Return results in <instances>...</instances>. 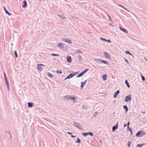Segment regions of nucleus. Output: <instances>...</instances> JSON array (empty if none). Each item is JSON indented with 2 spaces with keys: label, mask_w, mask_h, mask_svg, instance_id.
Instances as JSON below:
<instances>
[{
  "label": "nucleus",
  "mask_w": 147,
  "mask_h": 147,
  "mask_svg": "<svg viewBox=\"0 0 147 147\" xmlns=\"http://www.w3.org/2000/svg\"><path fill=\"white\" fill-rule=\"evenodd\" d=\"M146 132L143 130H142L138 131L136 134L137 137H142L146 134Z\"/></svg>",
  "instance_id": "1"
},
{
  "label": "nucleus",
  "mask_w": 147,
  "mask_h": 147,
  "mask_svg": "<svg viewBox=\"0 0 147 147\" xmlns=\"http://www.w3.org/2000/svg\"><path fill=\"white\" fill-rule=\"evenodd\" d=\"M78 74V73L77 72H75V73H73L70 74L67 76V77H66L65 78V79H69V78H71L72 77H73L74 76L77 74Z\"/></svg>",
  "instance_id": "2"
},
{
  "label": "nucleus",
  "mask_w": 147,
  "mask_h": 147,
  "mask_svg": "<svg viewBox=\"0 0 147 147\" xmlns=\"http://www.w3.org/2000/svg\"><path fill=\"white\" fill-rule=\"evenodd\" d=\"M131 95H129L126 96L125 98V102H130L131 100Z\"/></svg>",
  "instance_id": "3"
},
{
  "label": "nucleus",
  "mask_w": 147,
  "mask_h": 147,
  "mask_svg": "<svg viewBox=\"0 0 147 147\" xmlns=\"http://www.w3.org/2000/svg\"><path fill=\"white\" fill-rule=\"evenodd\" d=\"M44 66V65L43 64H38L37 65V67L39 70L41 71Z\"/></svg>",
  "instance_id": "4"
},
{
  "label": "nucleus",
  "mask_w": 147,
  "mask_h": 147,
  "mask_svg": "<svg viewBox=\"0 0 147 147\" xmlns=\"http://www.w3.org/2000/svg\"><path fill=\"white\" fill-rule=\"evenodd\" d=\"M82 134L84 136H87L88 135H90L91 136H93V134L91 132H88L87 133H82Z\"/></svg>",
  "instance_id": "5"
},
{
  "label": "nucleus",
  "mask_w": 147,
  "mask_h": 147,
  "mask_svg": "<svg viewBox=\"0 0 147 147\" xmlns=\"http://www.w3.org/2000/svg\"><path fill=\"white\" fill-rule=\"evenodd\" d=\"M88 70V69H87V70H86L84 71H83L82 72H81L80 74H79L77 76V77H80L81 76H83V75H84L85 73V72L87 71Z\"/></svg>",
  "instance_id": "6"
},
{
  "label": "nucleus",
  "mask_w": 147,
  "mask_h": 147,
  "mask_svg": "<svg viewBox=\"0 0 147 147\" xmlns=\"http://www.w3.org/2000/svg\"><path fill=\"white\" fill-rule=\"evenodd\" d=\"M67 61L69 63H71L72 61L71 57L70 56L67 55Z\"/></svg>",
  "instance_id": "7"
},
{
  "label": "nucleus",
  "mask_w": 147,
  "mask_h": 147,
  "mask_svg": "<svg viewBox=\"0 0 147 147\" xmlns=\"http://www.w3.org/2000/svg\"><path fill=\"white\" fill-rule=\"evenodd\" d=\"M104 54L105 56L108 58L110 59L111 58L110 55L109 53L106 52H104Z\"/></svg>",
  "instance_id": "8"
},
{
  "label": "nucleus",
  "mask_w": 147,
  "mask_h": 147,
  "mask_svg": "<svg viewBox=\"0 0 147 147\" xmlns=\"http://www.w3.org/2000/svg\"><path fill=\"white\" fill-rule=\"evenodd\" d=\"M57 46L58 47H59L60 49H62L63 48V44L61 43H59L58 44Z\"/></svg>",
  "instance_id": "9"
},
{
  "label": "nucleus",
  "mask_w": 147,
  "mask_h": 147,
  "mask_svg": "<svg viewBox=\"0 0 147 147\" xmlns=\"http://www.w3.org/2000/svg\"><path fill=\"white\" fill-rule=\"evenodd\" d=\"M86 80L84 82H81V89H82L83 88L84 86L85 85V84H86Z\"/></svg>",
  "instance_id": "10"
},
{
  "label": "nucleus",
  "mask_w": 147,
  "mask_h": 147,
  "mask_svg": "<svg viewBox=\"0 0 147 147\" xmlns=\"http://www.w3.org/2000/svg\"><path fill=\"white\" fill-rule=\"evenodd\" d=\"M119 90H118L115 93L114 96V98H115L117 97V96L119 94Z\"/></svg>",
  "instance_id": "11"
},
{
  "label": "nucleus",
  "mask_w": 147,
  "mask_h": 147,
  "mask_svg": "<svg viewBox=\"0 0 147 147\" xmlns=\"http://www.w3.org/2000/svg\"><path fill=\"white\" fill-rule=\"evenodd\" d=\"M28 107L30 108H31L34 105L32 103L29 102L28 103Z\"/></svg>",
  "instance_id": "12"
},
{
  "label": "nucleus",
  "mask_w": 147,
  "mask_h": 147,
  "mask_svg": "<svg viewBox=\"0 0 147 147\" xmlns=\"http://www.w3.org/2000/svg\"><path fill=\"white\" fill-rule=\"evenodd\" d=\"M119 28L122 31H123V32H125V33H128V32L127 31V30L126 29L123 28H122L121 27H119Z\"/></svg>",
  "instance_id": "13"
},
{
  "label": "nucleus",
  "mask_w": 147,
  "mask_h": 147,
  "mask_svg": "<svg viewBox=\"0 0 147 147\" xmlns=\"http://www.w3.org/2000/svg\"><path fill=\"white\" fill-rule=\"evenodd\" d=\"M24 5L22 6L23 8H25L27 6V2L26 1H24L23 2Z\"/></svg>",
  "instance_id": "14"
},
{
  "label": "nucleus",
  "mask_w": 147,
  "mask_h": 147,
  "mask_svg": "<svg viewBox=\"0 0 147 147\" xmlns=\"http://www.w3.org/2000/svg\"><path fill=\"white\" fill-rule=\"evenodd\" d=\"M118 123L117 124L116 126H114L113 127V132L117 128Z\"/></svg>",
  "instance_id": "15"
},
{
  "label": "nucleus",
  "mask_w": 147,
  "mask_h": 147,
  "mask_svg": "<svg viewBox=\"0 0 147 147\" xmlns=\"http://www.w3.org/2000/svg\"><path fill=\"white\" fill-rule=\"evenodd\" d=\"M4 10H5V13L6 14H8V15H9V16H11V14L10 13H9L7 10L6 9V8L5 7H4Z\"/></svg>",
  "instance_id": "16"
},
{
  "label": "nucleus",
  "mask_w": 147,
  "mask_h": 147,
  "mask_svg": "<svg viewBox=\"0 0 147 147\" xmlns=\"http://www.w3.org/2000/svg\"><path fill=\"white\" fill-rule=\"evenodd\" d=\"M107 78V75L106 74H104L103 76V80H106Z\"/></svg>",
  "instance_id": "17"
},
{
  "label": "nucleus",
  "mask_w": 147,
  "mask_h": 147,
  "mask_svg": "<svg viewBox=\"0 0 147 147\" xmlns=\"http://www.w3.org/2000/svg\"><path fill=\"white\" fill-rule=\"evenodd\" d=\"M125 84H126V85H127L128 87L129 88L130 87V86L129 85V83H128V81H127V80H126L125 81Z\"/></svg>",
  "instance_id": "18"
},
{
  "label": "nucleus",
  "mask_w": 147,
  "mask_h": 147,
  "mask_svg": "<svg viewBox=\"0 0 147 147\" xmlns=\"http://www.w3.org/2000/svg\"><path fill=\"white\" fill-rule=\"evenodd\" d=\"M64 98L65 99L67 100L69 99H70L71 97L69 96H66L64 97Z\"/></svg>",
  "instance_id": "19"
},
{
  "label": "nucleus",
  "mask_w": 147,
  "mask_h": 147,
  "mask_svg": "<svg viewBox=\"0 0 147 147\" xmlns=\"http://www.w3.org/2000/svg\"><path fill=\"white\" fill-rule=\"evenodd\" d=\"M123 108L124 109H125V111L126 112H127L128 111V108L127 107V106L126 105H124L123 106Z\"/></svg>",
  "instance_id": "20"
},
{
  "label": "nucleus",
  "mask_w": 147,
  "mask_h": 147,
  "mask_svg": "<svg viewBox=\"0 0 147 147\" xmlns=\"http://www.w3.org/2000/svg\"><path fill=\"white\" fill-rule=\"evenodd\" d=\"M67 42L70 44H71L72 43V41L69 39V38H68V41Z\"/></svg>",
  "instance_id": "21"
},
{
  "label": "nucleus",
  "mask_w": 147,
  "mask_h": 147,
  "mask_svg": "<svg viewBox=\"0 0 147 147\" xmlns=\"http://www.w3.org/2000/svg\"><path fill=\"white\" fill-rule=\"evenodd\" d=\"M49 76V77H50V78H52V74H50V73H47V75Z\"/></svg>",
  "instance_id": "22"
},
{
  "label": "nucleus",
  "mask_w": 147,
  "mask_h": 147,
  "mask_svg": "<svg viewBox=\"0 0 147 147\" xmlns=\"http://www.w3.org/2000/svg\"><path fill=\"white\" fill-rule=\"evenodd\" d=\"M5 80V82H6V83L7 85V86H8V85H9V82H8L7 79Z\"/></svg>",
  "instance_id": "23"
},
{
  "label": "nucleus",
  "mask_w": 147,
  "mask_h": 147,
  "mask_svg": "<svg viewBox=\"0 0 147 147\" xmlns=\"http://www.w3.org/2000/svg\"><path fill=\"white\" fill-rule=\"evenodd\" d=\"M102 63H104L105 64H107V61H104V60H102L101 61Z\"/></svg>",
  "instance_id": "24"
},
{
  "label": "nucleus",
  "mask_w": 147,
  "mask_h": 147,
  "mask_svg": "<svg viewBox=\"0 0 147 147\" xmlns=\"http://www.w3.org/2000/svg\"><path fill=\"white\" fill-rule=\"evenodd\" d=\"M3 74H4L5 80L7 79V78L6 75L5 73V72H4L3 73Z\"/></svg>",
  "instance_id": "25"
},
{
  "label": "nucleus",
  "mask_w": 147,
  "mask_h": 147,
  "mask_svg": "<svg viewBox=\"0 0 147 147\" xmlns=\"http://www.w3.org/2000/svg\"><path fill=\"white\" fill-rule=\"evenodd\" d=\"M77 140L76 141V142H78V143H80L81 142V141L80 140V139L79 138H77Z\"/></svg>",
  "instance_id": "26"
},
{
  "label": "nucleus",
  "mask_w": 147,
  "mask_h": 147,
  "mask_svg": "<svg viewBox=\"0 0 147 147\" xmlns=\"http://www.w3.org/2000/svg\"><path fill=\"white\" fill-rule=\"evenodd\" d=\"M57 72L58 74H61L62 73V72L60 70H57Z\"/></svg>",
  "instance_id": "27"
},
{
  "label": "nucleus",
  "mask_w": 147,
  "mask_h": 147,
  "mask_svg": "<svg viewBox=\"0 0 147 147\" xmlns=\"http://www.w3.org/2000/svg\"><path fill=\"white\" fill-rule=\"evenodd\" d=\"M125 53H126V54H129V55H130L131 56V53H130L128 51H126L125 52Z\"/></svg>",
  "instance_id": "28"
},
{
  "label": "nucleus",
  "mask_w": 147,
  "mask_h": 147,
  "mask_svg": "<svg viewBox=\"0 0 147 147\" xmlns=\"http://www.w3.org/2000/svg\"><path fill=\"white\" fill-rule=\"evenodd\" d=\"M140 75L142 77V80L144 81L145 80V78L143 76L142 74H140Z\"/></svg>",
  "instance_id": "29"
},
{
  "label": "nucleus",
  "mask_w": 147,
  "mask_h": 147,
  "mask_svg": "<svg viewBox=\"0 0 147 147\" xmlns=\"http://www.w3.org/2000/svg\"><path fill=\"white\" fill-rule=\"evenodd\" d=\"M14 53H15V55L16 57L17 58L18 57V54H17L16 51H14Z\"/></svg>",
  "instance_id": "30"
},
{
  "label": "nucleus",
  "mask_w": 147,
  "mask_h": 147,
  "mask_svg": "<svg viewBox=\"0 0 147 147\" xmlns=\"http://www.w3.org/2000/svg\"><path fill=\"white\" fill-rule=\"evenodd\" d=\"M76 51L77 52V53H82V51H81L80 50H76Z\"/></svg>",
  "instance_id": "31"
},
{
  "label": "nucleus",
  "mask_w": 147,
  "mask_h": 147,
  "mask_svg": "<svg viewBox=\"0 0 147 147\" xmlns=\"http://www.w3.org/2000/svg\"><path fill=\"white\" fill-rule=\"evenodd\" d=\"M131 144V142L130 141H129V142H128V143H127V145H128V147H129L130 146V144Z\"/></svg>",
  "instance_id": "32"
},
{
  "label": "nucleus",
  "mask_w": 147,
  "mask_h": 147,
  "mask_svg": "<svg viewBox=\"0 0 147 147\" xmlns=\"http://www.w3.org/2000/svg\"><path fill=\"white\" fill-rule=\"evenodd\" d=\"M68 39H62V40L65 42H67L68 41Z\"/></svg>",
  "instance_id": "33"
},
{
  "label": "nucleus",
  "mask_w": 147,
  "mask_h": 147,
  "mask_svg": "<svg viewBox=\"0 0 147 147\" xmlns=\"http://www.w3.org/2000/svg\"><path fill=\"white\" fill-rule=\"evenodd\" d=\"M52 56H59V55L55 54H53V53L52 54Z\"/></svg>",
  "instance_id": "34"
},
{
  "label": "nucleus",
  "mask_w": 147,
  "mask_h": 147,
  "mask_svg": "<svg viewBox=\"0 0 147 147\" xmlns=\"http://www.w3.org/2000/svg\"><path fill=\"white\" fill-rule=\"evenodd\" d=\"M142 146V145L138 144L137 145L136 147H141Z\"/></svg>",
  "instance_id": "35"
},
{
  "label": "nucleus",
  "mask_w": 147,
  "mask_h": 147,
  "mask_svg": "<svg viewBox=\"0 0 147 147\" xmlns=\"http://www.w3.org/2000/svg\"><path fill=\"white\" fill-rule=\"evenodd\" d=\"M70 99H71L73 100L74 101V100H75V97H71V98H70Z\"/></svg>",
  "instance_id": "36"
},
{
  "label": "nucleus",
  "mask_w": 147,
  "mask_h": 147,
  "mask_svg": "<svg viewBox=\"0 0 147 147\" xmlns=\"http://www.w3.org/2000/svg\"><path fill=\"white\" fill-rule=\"evenodd\" d=\"M98 114V112H96L94 113V116H96Z\"/></svg>",
  "instance_id": "37"
},
{
  "label": "nucleus",
  "mask_w": 147,
  "mask_h": 147,
  "mask_svg": "<svg viewBox=\"0 0 147 147\" xmlns=\"http://www.w3.org/2000/svg\"><path fill=\"white\" fill-rule=\"evenodd\" d=\"M100 39L103 40H104V41H107V40L105 39H104V38H100Z\"/></svg>",
  "instance_id": "38"
},
{
  "label": "nucleus",
  "mask_w": 147,
  "mask_h": 147,
  "mask_svg": "<svg viewBox=\"0 0 147 147\" xmlns=\"http://www.w3.org/2000/svg\"><path fill=\"white\" fill-rule=\"evenodd\" d=\"M130 124V123L129 122H128V123H127V126H128V128L129 129V125Z\"/></svg>",
  "instance_id": "39"
},
{
  "label": "nucleus",
  "mask_w": 147,
  "mask_h": 147,
  "mask_svg": "<svg viewBox=\"0 0 147 147\" xmlns=\"http://www.w3.org/2000/svg\"><path fill=\"white\" fill-rule=\"evenodd\" d=\"M129 131H130L131 132V134H132V130H131V128H129Z\"/></svg>",
  "instance_id": "40"
},
{
  "label": "nucleus",
  "mask_w": 147,
  "mask_h": 147,
  "mask_svg": "<svg viewBox=\"0 0 147 147\" xmlns=\"http://www.w3.org/2000/svg\"><path fill=\"white\" fill-rule=\"evenodd\" d=\"M7 87L8 89L9 90L10 89V88L9 87V85H8V86H7Z\"/></svg>",
  "instance_id": "41"
},
{
  "label": "nucleus",
  "mask_w": 147,
  "mask_h": 147,
  "mask_svg": "<svg viewBox=\"0 0 147 147\" xmlns=\"http://www.w3.org/2000/svg\"><path fill=\"white\" fill-rule=\"evenodd\" d=\"M78 58H79V59H81L82 58V57H81V56L80 55H79L78 56Z\"/></svg>",
  "instance_id": "42"
},
{
  "label": "nucleus",
  "mask_w": 147,
  "mask_h": 147,
  "mask_svg": "<svg viewBox=\"0 0 147 147\" xmlns=\"http://www.w3.org/2000/svg\"><path fill=\"white\" fill-rule=\"evenodd\" d=\"M107 42H111V40H107Z\"/></svg>",
  "instance_id": "43"
},
{
  "label": "nucleus",
  "mask_w": 147,
  "mask_h": 147,
  "mask_svg": "<svg viewBox=\"0 0 147 147\" xmlns=\"http://www.w3.org/2000/svg\"><path fill=\"white\" fill-rule=\"evenodd\" d=\"M71 137H73V138H75L76 137L75 136H73L72 135L71 136Z\"/></svg>",
  "instance_id": "44"
},
{
  "label": "nucleus",
  "mask_w": 147,
  "mask_h": 147,
  "mask_svg": "<svg viewBox=\"0 0 147 147\" xmlns=\"http://www.w3.org/2000/svg\"><path fill=\"white\" fill-rule=\"evenodd\" d=\"M119 7H122V8H123V6L122 5H119Z\"/></svg>",
  "instance_id": "45"
},
{
  "label": "nucleus",
  "mask_w": 147,
  "mask_h": 147,
  "mask_svg": "<svg viewBox=\"0 0 147 147\" xmlns=\"http://www.w3.org/2000/svg\"><path fill=\"white\" fill-rule=\"evenodd\" d=\"M68 134H72V133H70V132H68Z\"/></svg>",
  "instance_id": "46"
},
{
  "label": "nucleus",
  "mask_w": 147,
  "mask_h": 147,
  "mask_svg": "<svg viewBox=\"0 0 147 147\" xmlns=\"http://www.w3.org/2000/svg\"><path fill=\"white\" fill-rule=\"evenodd\" d=\"M123 9H125L126 10H127V9L125 8V7H123Z\"/></svg>",
  "instance_id": "47"
},
{
  "label": "nucleus",
  "mask_w": 147,
  "mask_h": 147,
  "mask_svg": "<svg viewBox=\"0 0 147 147\" xmlns=\"http://www.w3.org/2000/svg\"><path fill=\"white\" fill-rule=\"evenodd\" d=\"M126 124H124V127H126Z\"/></svg>",
  "instance_id": "48"
},
{
  "label": "nucleus",
  "mask_w": 147,
  "mask_h": 147,
  "mask_svg": "<svg viewBox=\"0 0 147 147\" xmlns=\"http://www.w3.org/2000/svg\"><path fill=\"white\" fill-rule=\"evenodd\" d=\"M10 138H11V137H12L11 135V134L10 135Z\"/></svg>",
  "instance_id": "49"
},
{
  "label": "nucleus",
  "mask_w": 147,
  "mask_h": 147,
  "mask_svg": "<svg viewBox=\"0 0 147 147\" xmlns=\"http://www.w3.org/2000/svg\"><path fill=\"white\" fill-rule=\"evenodd\" d=\"M126 62H127V60H126Z\"/></svg>",
  "instance_id": "50"
},
{
  "label": "nucleus",
  "mask_w": 147,
  "mask_h": 147,
  "mask_svg": "<svg viewBox=\"0 0 147 147\" xmlns=\"http://www.w3.org/2000/svg\"><path fill=\"white\" fill-rule=\"evenodd\" d=\"M146 61H147V60H146Z\"/></svg>",
  "instance_id": "51"
}]
</instances>
